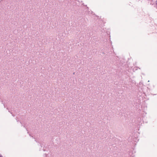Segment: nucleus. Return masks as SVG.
<instances>
[{
	"label": "nucleus",
	"instance_id": "nucleus-1",
	"mask_svg": "<svg viewBox=\"0 0 157 157\" xmlns=\"http://www.w3.org/2000/svg\"><path fill=\"white\" fill-rule=\"evenodd\" d=\"M133 141H134L135 142H136V140H137V139H136V137H135V138H133Z\"/></svg>",
	"mask_w": 157,
	"mask_h": 157
},
{
	"label": "nucleus",
	"instance_id": "nucleus-2",
	"mask_svg": "<svg viewBox=\"0 0 157 157\" xmlns=\"http://www.w3.org/2000/svg\"><path fill=\"white\" fill-rule=\"evenodd\" d=\"M0 157H3L2 155L1 154H0Z\"/></svg>",
	"mask_w": 157,
	"mask_h": 157
},
{
	"label": "nucleus",
	"instance_id": "nucleus-3",
	"mask_svg": "<svg viewBox=\"0 0 157 157\" xmlns=\"http://www.w3.org/2000/svg\"><path fill=\"white\" fill-rule=\"evenodd\" d=\"M156 5H157V1H156Z\"/></svg>",
	"mask_w": 157,
	"mask_h": 157
},
{
	"label": "nucleus",
	"instance_id": "nucleus-4",
	"mask_svg": "<svg viewBox=\"0 0 157 157\" xmlns=\"http://www.w3.org/2000/svg\"><path fill=\"white\" fill-rule=\"evenodd\" d=\"M75 74V72H74L73 73V74Z\"/></svg>",
	"mask_w": 157,
	"mask_h": 157
}]
</instances>
